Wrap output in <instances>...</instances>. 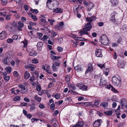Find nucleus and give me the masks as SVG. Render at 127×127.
<instances>
[{
	"instance_id": "obj_29",
	"label": "nucleus",
	"mask_w": 127,
	"mask_h": 127,
	"mask_svg": "<svg viewBox=\"0 0 127 127\" xmlns=\"http://www.w3.org/2000/svg\"><path fill=\"white\" fill-rule=\"evenodd\" d=\"M12 15L11 14H6L5 16V19L6 20H10L11 19V16Z\"/></svg>"
},
{
	"instance_id": "obj_45",
	"label": "nucleus",
	"mask_w": 127,
	"mask_h": 127,
	"mask_svg": "<svg viewBox=\"0 0 127 127\" xmlns=\"http://www.w3.org/2000/svg\"><path fill=\"white\" fill-rule=\"evenodd\" d=\"M13 39L9 38L7 40V42L9 43H11L13 42Z\"/></svg>"
},
{
	"instance_id": "obj_37",
	"label": "nucleus",
	"mask_w": 127,
	"mask_h": 127,
	"mask_svg": "<svg viewBox=\"0 0 127 127\" xmlns=\"http://www.w3.org/2000/svg\"><path fill=\"white\" fill-rule=\"evenodd\" d=\"M31 11L32 12V13H34L37 14L38 13V10L37 9H31Z\"/></svg>"
},
{
	"instance_id": "obj_2",
	"label": "nucleus",
	"mask_w": 127,
	"mask_h": 127,
	"mask_svg": "<svg viewBox=\"0 0 127 127\" xmlns=\"http://www.w3.org/2000/svg\"><path fill=\"white\" fill-rule=\"evenodd\" d=\"M58 2L55 0H47L46 2V5L48 8L51 10H54L55 8L58 5Z\"/></svg>"
},
{
	"instance_id": "obj_1",
	"label": "nucleus",
	"mask_w": 127,
	"mask_h": 127,
	"mask_svg": "<svg viewBox=\"0 0 127 127\" xmlns=\"http://www.w3.org/2000/svg\"><path fill=\"white\" fill-rule=\"evenodd\" d=\"M92 28L91 23H89L86 24L83 28L82 30L80 31L79 33L81 35L85 34L89 35V33L87 32L90 31Z\"/></svg>"
},
{
	"instance_id": "obj_19",
	"label": "nucleus",
	"mask_w": 127,
	"mask_h": 127,
	"mask_svg": "<svg viewBox=\"0 0 127 127\" xmlns=\"http://www.w3.org/2000/svg\"><path fill=\"white\" fill-rule=\"evenodd\" d=\"M43 44V43L42 42H39L37 43V46L38 50H40L42 48Z\"/></svg>"
},
{
	"instance_id": "obj_17",
	"label": "nucleus",
	"mask_w": 127,
	"mask_h": 127,
	"mask_svg": "<svg viewBox=\"0 0 127 127\" xmlns=\"http://www.w3.org/2000/svg\"><path fill=\"white\" fill-rule=\"evenodd\" d=\"M110 2L112 6H115L118 3V0H110Z\"/></svg>"
},
{
	"instance_id": "obj_31",
	"label": "nucleus",
	"mask_w": 127,
	"mask_h": 127,
	"mask_svg": "<svg viewBox=\"0 0 127 127\" xmlns=\"http://www.w3.org/2000/svg\"><path fill=\"white\" fill-rule=\"evenodd\" d=\"M88 7L91 8V9H92L94 8V4L91 2H90L89 3V5Z\"/></svg>"
},
{
	"instance_id": "obj_3",
	"label": "nucleus",
	"mask_w": 127,
	"mask_h": 127,
	"mask_svg": "<svg viewBox=\"0 0 127 127\" xmlns=\"http://www.w3.org/2000/svg\"><path fill=\"white\" fill-rule=\"evenodd\" d=\"M99 40L100 42L104 45H106L108 44V38L104 34H102L100 36Z\"/></svg>"
},
{
	"instance_id": "obj_9",
	"label": "nucleus",
	"mask_w": 127,
	"mask_h": 127,
	"mask_svg": "<svg viewBox=\"0 0 127 127\" xmlns=\"http://www.w3.org/2000/svg\"><path fill=\"white\" fill-rule=\"evenodd\" d=\"M102 50L101 49H96L95 51V54L97 57H101L102 56Z\"/></svg>"
},
{
	"instance_id": "obj_63",
	"label": "nucleus",
	"mask_w": 127,
	"mask_h": 127,
	"mask_svg": "<svg viewBox=\"0 0 127 127\" xmlns=\"http://www.w3.org/2000/svg\"><path fill=\"white\" fill-rule=\"evenodd\" d=\"M23 113L25 116H26L28 114L27 111L25 109L23 110Z\"/></svg>"
},
{
	"instance_id": "obj_61",
	"label": "nucleus",
	"mask_w": 127,
	"mask_h": 127,
	"mask_svg": "<svg viewBox=\"0 0 127 127\" xmlns=\"http://www.w3.org/2000/svg\"><path fill=\"white\" fill-rule=\"evenodd\" d=\"M97 65L99 67L101 68L103 67H105V66L104 64L101 65V64H97Z\"/></svg>"
},
{
	"instance_id": "obj_15",
	"label": "nucleus",
	"mask_w": 127,
	"mask_h": 127,
	"mask_svg": "<svg viewBox=\"0 0 127 127\" xmlns=\"http://www.w3.org/2000/svg\"><path fill=\"white\" fill-rule=\"evenodd\" d=\"M118 66L120 68H123L125 66L124 62L122 60H120L118 62Z\"/></svg>"
},
{
	"instance_id": "obj_23",
	"label": "nucleus",
	"mask_w": 127,
	"mask_h": 127,
	"mask_svg": "<svg viewBox=\"0 0 127 127\" xmlns=\"http://www.w3.org/2000/svg\"><path fill=\"white\" fill-rule=\"evenodd\" d=\"M100 83L102 86H104L106 84L107 81L104 79L101 78L100 80Z\"/></svg>"
},
{
	"instance_id": "obj_16",
	"label": "nucleus",
	"mask_w": 127,
	"mask_h": 127,
	"mask_svg": "<svg viewBox=\"0 0 127 127\" xmlns=\"http://www.w3.org/2000/svg\"><path fill=\"white\" fill-rule=\"evenodd\" d=\"M84 123L81 121H79L76 125L72 126V127H83Z\"/></svg>"
},
{
	"instance_id": "obj_4",
	"label": "nucleus",
	"mask_w": 127,
	"mask_h": 127,
	"mask_svg": "<svg viewBox=\"0 0 127 127\" xmlns=\"http://www.w3.org/2000/svg\"><path fill=\"white\" fill-rule=\"evenodd\" d=\"M120 80L119 77L118 75L114 76L112 78V81L114 85L118 86L119 84Z\"/></svg>"
},
{
	"instance_id": "obj_58",
	"label": "nucleus",
	"mask_w": 127,
	"mask_h": 127,
	"mask_svg": "<svg viewBox=\"0 0 127 127\" xmlns=\"http://www.w3.org/2000/svg\"><path fill=\"white\" fill-rule=\"evenodd\" d=\"M27 105V103L25 102H22L20 105V106H25Z\"/></svg>"
},
{
	"instance_id": "obj_51",
	"label": "nucleus",
	"mask_w": 127,
	"mask_h": 127,
	"mask_svg": "<svg viewBox=\"0 0 127 127\" xmlns=\"http://www.w3.org/2000/svg\"><path fill=\"white\" fill-rule=\"evenodd\" d=\"M36 89L37 91H39L41 89V87L39 85H37L36 87Z\"/></svg>"
},
{
	"instance_id": "obj_43",
	"label": "nucleus",
	"mask_w": 127,
	"mask_h": 127,
	"mask_svg": "<svg viewBox=\"0 0 127 127\" xmlns=\"http://www.w3.org/2000/svg\"><path fill=\"white\" fill-rule=\"evenodd\" d=\"M48 38V36L46 35H44L43 37L41 39L43 41H45Z\"/></svg>"
},
{
	"instance_id": "obj_26",
	"label": "nucleus",
	"mask_w": 127,
	"mask_h": 127,
	"mask_svg": "<svg viewBox=\"0 0 127 127\" xmlns=\"http://www.w3.org/2000/svg\"><path fill=\"white\" fill-rule=\"evenodd\" d=\"M127 29V26L126 25H124L121 28V30L123 32H126V31Z\"/></svg>"
},
{
	"instance_id": "obj_27",
	"label": "nucleus",
	"mask_w": 127,
	"mask_h": 127,
	"mask_svg": "<svg viewBox=\"0 0 127 127\" xmlns=\"http://www.w3.org/2000/svg\"><path fill=\"white\" fill-rule=\"evenodd\" d=\"M100 105L102 106L104 108L108 106V103L106 102H103L101 103Z\"/></svg>"
},
{
	"instance_id": "obj_30",
	"label": "nucleus",
	"mask_w": 127,
	"mask_h": 127,
	"mask_svg": "<svg viewBox=\"0 0 127 127\" xmlns=\"http://www.w3.org/2000/svg\"><path fill=\"white\" fill-rule=\"evenodd\" d=\"M21 99L20 97L19 96L17 95L14 97L13 100L14 101H20Z\"/></svg>"
},
{
	"instance_id": "obj_54",
	"label": "nucleus",
	"mask_w": 127,
	"mask_h": 127,
	"mask_svg": "<svg viewBox=\"0 0 127 127\" xmlns=\"http://www.w3.org/2000/svg\"><path fill=\"white\" fill-rule=\"evenodd\" d=\"M55 105L54 103H52L50 105V108L52 110H53L54 109Z\"/></svg>"
},
{
	"instance_id": "obj_39",
	"label": "nucleus",
	"mask_w": 127,
	"mask_h": 127,
	"mask_svg": "<svg viewBox=\"0 0 127 127\" xmlns=\"http://www.w3.org/2000/svg\"><path fill=\"white\" fill-rule=\"evenodd\" d=\"M32 63L34 64H36L38 63V62L37 59H33L32 60Z\"/></svg>"
},
{
	"instance_id": "obj_56",
	"label": "nucleus",
	"mask_w": 127,
	"mask_h": 127,
	"mask_svg": "<svg viewBox=\"0 0 127 127\" xmlns=\"http://www.w3.org/2000/svg\"><path fill=\"white\" fill-rule=\"evenodd\" d=\"M26 116L28 118L30 119L32 117V116L31 114H28Z\"/></svg>"
},
{
	"instance_id": "obj_49",
	"label": "nucleus",
	"mask_w": 127,
	"mask_h": 127,
	"mask_svg": "<svg viewBox=\"0 0 127 127\" xmlns=\"http://www.w3.org/2000/svg\"><path fill=\"white\" fill-rule=\"evenodd\" d=\"M1 1L3 5H5L7 4V0H1Z\"/></svg>"
},
{
	"instance_id": "obj_47",
	"label": "nucleus",
	"mask_w": 127,
	"mask_h": 127,
	"mask_svg": "<svg viewBox=\"0 0 127 127\" xmlns=\"http://www.w3.org/2000/svg\"><path fill=\"white\" fill-rule=\"evenodd\" d=\"M120 105H119L118 106L117 109L115 111V112L116 113H119V112H120Z\"/></svg>"
},
{
	"instance_id": "obj_46",
	"label": "nucleus",
	"mask_w": 127,
	"mask_h": 127,
	"mask_svg": "<svg viewBox=\"0 0 127 127\" xmlns=\"http://www.w3.org/2000/svg\"><path fill=\"white\" fill-rule=\"evenodd\" d=\"M90 1L87 2L86 1H85L83 3L86 6H89V3H90Z\"/></svg>"
},
{
	"instance_id": "obj_57",
	"label": "nucleus",
	"mask_w": 127,
	"mask_h": 127,
	"mask_svg": "<svg viewBox=\"0 0 127 127\" xmlns=\"http://www.w3.org/2000/svg\"><path fill=\"white\" fill-rule=\"evenodd\" d=\"M7 13L6 11L5 10L4 12H2V15L4 17L6 15V14Z\"/></svg>"
},
{
	"instance_id": "obj_28",
	"label": "nucleus",
	"mask_w": 127,
	"mask_h": 127,
	"mask_svg": "<svg viewBox=\"0 0 127 127\" xmlns=\"http://www.w3.org/2000/svg\"><path fill=\"white\" fill-rule=\"evenodd\" d=\"M68 86L70 90H75L76 89V87L73 84H69L68 85Z\"/></svg>"
},
{
	"instance_id": "obj_36",
	"label": "nucleus",
	"mask_w": 127,
	"mask_h": 127,
	"mask_svg": "<svg viewBox=\"0 0 127 127\" xmlns=\"http://www.w3.org/2000/svg\"><path fill=\"white\" fill-rule=\"evenodd\" d=\"M51 57V59H53V60L58 59H59L60 58L59 57L54 56L52 55Z\"/></svg>"
},
{
	"instance_id": "obj_40",
	"label": "nucleus",
	"mask_w": 127,
	"mask_h": 127,
	"mask_svg": "<svg viewBox=\"0 0 127 127\" xmlns=\"http://www.w3.org/2000/svg\"><path fill=\"white\" fill-rule=\"evenodd\" d=\"M34 99L39 102L41 101V98L38 97L37 96L34 97Z\"/></svg>"
},
{
	"instance_id": "obj_12",
	"label": "nucleus",
	"mask_w": 127,
	"mask_h": 127,
	"mask_svg": "<svg viewBox=\"0 0 127 127\" xmlns=\"http://www.w3.org/2000/svg\"><path fill=\"white\" fill-rule=\"evenodd\" d=\"M24 24L23 23H21L20 21H19L16 26L17 28L19 30L22 31V28L24 27Z\"/></svg>"
},
{
	"instance_id": "obj_7",
	"label": "nucleus",
	"mask_w": 127,
	"mask_h": 127,
	"mask_svg": "<svg viewBox=\"0 0 127 127\" xmlns=\"http://www.w3.org/2000/svg\"><path fill=\"white\" fill-rule=\"evenodd\" d=\"M8 29L11 32H14L15 29L14 25L12 23H8L7 25Z\"/></svg>"
},
{
	"instance_id": "obj_50",
	"label": "nucleus",
	"mask_w": 127,
	"mask_h": 127,
	"mask_svg": "<svg viewBox=\"0 0 127 127\" xmlns=\"http://www.w3.org/2000/svg\"><path fill=\"white\" fill-rule=\"evenodd\" d=\"M29 24L31 26H35L36 24L35 23H33L31 21H29Z\"/></svg>"
},
{
	"instance_id": "obj_32",
	"label": "nucleus",
	"mask_w": 127,
	"mask_h": 127,
	"mask_svg": "<svg viewBox=\"0 0 127 127\" xmlns=\"http://www.w3.org/2000/svg\"><path fill=\"white\" fill-rule=\"evenodd\" d=\"M65 78L66 82H68L70 81V77L68 75H66L65 76Z\"/></svg>"
},
{
	"instance_id": "obj_5",
	"label": "nucleus",
	"mask_w": 127,
	"mask_h": 127,
	"mask_svg": "<svg viewBox=\"0 0 127 127\" xmlns=\"http://www.w3.org/2000/svg\"><path fill=\"white\" fill-rule=\"evenodd\" d=\"M11 60V56L9 54L7 55L4 57L2 60L3 63L5 64L10 62Z\"/></svg>"
},
{
	"instance_id": "obj_25",
	"label": "nucleus",
	"mask_w": 127,
	"mask_h": 127,
	"mask_svg": "<svg viewBox=\"0 0 127 127\" xmlns=\"http://www.w3.org/2000/svg\"><path fill=\"white\" fill-rule=\"evenodd\" d=\"M30 76V75L27 71H26L24 73V78L26 79H28Z\"/></svg>"
},
{
	"instance_id": "obj_34",
	"label": "nucleus",
	"mask_w": 127,
	"mask_h": 127,
	"mask_svg": "<svg viewBox=\"0 0 127 127\" xmlns=\"http://www.w3.org/2000/svg\"><path fill=\"white\" fill-rule=\"evenodd\" d=\"M30 55L31 56H35L37 55V53L35 51H33L30 53Z\"/></svg>"
},
{
	"instance_id": "obj_11",
	"label": "nucleus",
	"mask_w": 127,
	"mask_h": 127,
	"mask_svg": "<svg viewBox=\"0 0 127 127\" xmlns=\"http://www.w3.org/2000/svg\"><path fill=\"white\" fill-rule=\"evenodd\" d=\"M60 64V63L58 62H56L53 63V65L52 66V67L53 71H57V69L56 67L59 66Z\"/></svg>"
},
{
	"instance_id": "obj_38",
	"label": "nucleus",
	"mask_w": 127,
	"mask_h": 127,
	"mask_svg": "<svg viewBox=\"0 0 127 127\" xmlns=\"http://www.w3.org/2000/svg\"><path fill=\"white\" fill-rule=\"evenodd\" d=\"M48 21L49 22L50 25H53V23L55 22V21L54 20L50 19H48Z\"/></svg>"
},
{
	"instance_id": "obj_24",
	"label": "nucleus",
	"mask_w": 127,
	"mask_h": 127,
	"mask_svg": "<svg viewBox=\"0 0 127 127\" xmlns=\"http://www.w3.org/2000/svg\"><path fill=\"white\" fill-rule=\"evenodd\" d=\"M29 68H30V70L31 71H33L34 70V67L35 66L33 65L30 64H29Z\"/></svg>"
},
{
	"instance_id": "obj_10",
	"label": "nucleus",
	"mask_w": 127,
	"mask_h": 127,
	"mask_svg": "<svg viewBox=\"0 0 127 127\" xmlns=\"http://www.w3.org/2000/svg\"><path fill=\"white\" fill-rule=\"evenodd\" d=\"M93 70V67L91 63H89L88 66V69L85 71V73H88L89 72H92Z\"/></svg>"
},
{
	"instance_id": "obj_33",
	"label": "nucleus",
	"mask_w": 127,
	"mask_h": 127,
	"mask_svg": "<svg viewBox=\"0 0 127 127\" xmlns=\"http://www.w3.org/2000/svg\"><path fill=\"white\" fill-rule=\"evenodd\" d=\"M104 113L107 115L110 116L112 115L113 112L111 111H108L106 112H105Z\"/></svg>"
},
{
	"instance_id": "obj_59",
	"label": "nucleus",
	"mask_w": 127,
	"mask_h": 127,
	"mask_svg": "<svg viewBox=\"0 0 127 127\" xmlns=\"http://www.w3.org/2000/svg\"><path fill=\"white\" fill-rule=\"evenodd\" d=\"M57 50L58 51L61 52L63 51V49L60 47H57Z\"/></svg>"
},
{
	"instance_id": "obj_64",
	"label": "nucleus",
	"mask_w": 127,
	"mask_h": 127,
	"mask_svg": "<svg viewBox=\"0 0 127 127\" xmlns=\"http://www.w3.org/2000/svg\"><path fill=\"white\" fill-rule=\"evenodd\" d=\"M63 39L61 37L58 38V42L60 43H61L63 41Z\"/></svg>"
},
{
	"instance_id": "obj_6",
	"label": "nucleus",
	"mask_w": 127,
	"mask_h": 127,
	"mask_svg": "<svg viewBox=\"0 0 127 127\" xmlns=\"http://www.w3.org/2000/svg\"><path fill=\"white\" fill-rule=\"evenodd\" d=\"M76 86L82 91H86L88 90V86L83 84L78 83L77 84Z\"/></svg>"
},
{
	"instance_id": "obj_22",
	"label": "nucleus",
	"mask_w": 127,
	"mask_h": 127,
	"mask_svg": "<svg viewBox=\"0 0 127 127\" xmlns=\"http://www.w3.org/2000/svg\"><path fill=\"white\" fill-rule=\"evenodd\" d=\"M77 104L85 107L88 106L90 105L89 103L86 102L78 103Z\"/></svg>"
},
{
	"instance_id": "obj_21",
	"label": "nucleus",
	"mask_w": 127,
	"mask_h": 127,
	"mask_svg": "<svg viewBox=\"0 0 127 127\" xmlns=\"http://www.w3.org/2000/svg\"><path fill=\"white\" fill-rule=\"evenodd\" d=\"M63 11V9L60 8H57L55 9L53 11L54 12L57 13H62Z\"/></svg>"
},
{
	"instance_id": "obj_48",
	"label": "nucleus",
	"mask_w": 127,
	"mask_h": 127,
	"mask_svg": "<svg viewBox=\"0 0 127 127\" xmlns=\"http://www.w3.org/2000/svg\"><path fill=\"white\" fill-rule=\"evenodd\" d=\"M4 78L7 81H8L10 79V77L9 76H4Z\"/></svg>"
},
{
	"instance_id": "obj_14",
	"label": "nucleus",
	"mask_w": 127,
	"mask_h": 127,
	"mask_svg": "<svg viewBox=\"0 0 127 127\" xmlns=\"http://www.w3.org/2000/svg\"><path fill=\"white\" fill-rule=\"evenodd\" d=\"M7 34L6 32L4 31H2L0 33V39H3L5 38L6 37Z\"/></svg>"
},
{
	"instance_id": "obj_62",
	"label": "nucleus",
	"mask_w": 127,
	"mask_h": 127,
	"mask_svg": "<svg viewBox=\"0 0 127 127\" xmlns=\"http://www.w3.org/2000/svg\"><path fill=\"white\" fill-rule=\"evenodd\" d=\"M13 39L15 40H16L18 38V36L16 35H14L12 37Z\"/></svg>"
},
{
	"instance_id": "obj_60",
	"label": "nucleus",
	"mask_w": 127,
	"mask_h": 127,
	"mask_svg": "<svg viewBox=\"0 0 127 127\" xmlns=\"http://www.w3.org/2000/svg\"><path fill=\"white\" fill-rule=\"evenodd\" d=\"M97 24L99 26L101 27L103 25L104 23L102 22H100L98 23Z\"/></svg>"
},
{
	"instance_id": "obj_13",
	"label": "nucleus",
	"mask_w": 127,
	"mask_h": 127,
	"mask_svg": "<svg viewBox=\"0 0 127 127\" xmlns=\"http://www.w3.org/2000/svg\"><path fill=\"white\" fill-rule=\"evenodd\" d=\"M96 19V17L94 16H92L91 17H88L86 18V21L91 23L92 21H94Z\"/></svg>"
},
{
	"instance_id": "obj_53",
	"label": "nucleus",
	"mask_w": 127,
	"mask_h": 127,
	"mask_svg": "<svg viewBox=\"0 0 127 127\" xmlns=\"http://www.w3.org/2000/svg\"><path fill=\"white\" fill-rule=\"evenodd\" d=\"M24 9L26 11H27L29 9V7L27 5H24Z\"/></svg>"
},
{
	"instance_id": "obj_52",
	"label": "nucleus",
	"mask_w": 127,
	"mask_h": 127,
	"mask_svg": "<svg viewBox=\"0 0 127 127\" xmlns=\"http://www.w3.org/2000/svg\"><path fill=\"white\" fill-rule=\"evenodd\" d=\"M24 101L27 102H29L30 101V99L27 97H25L24 98Z\"/></svg>"
},
{
	"instance_id": "obj_44",
	"label": "nucleus",
	"mask_w": 127,
	"mask_h": 127,
	"mask_svg": "<svg viewBox=\"0 0 127 127\" xmlns=\"http://www.w3.org/2000/svg\"><path fill=\"white\" fill-rule=\"evenodd\" d=\"M18 86L21 88L22 90H25V88L24 86L20 85H18Z\"/></svg>"
},
{
	"instance_id": "obj_35",
	"label": "nucleus",
	"mask_w": 127,
	"mask_h": 127,
	"mask_svg": "<svg viewBox=\"0 0 127 127\" xmlns=\"http://www.w3.org/2000/svg\"><path fill=\"white\" fill-rule=\"evenodd\" d=\"M5 70L7 73H10L11 70V68L10 67L7 66L5 68Z\"/></svg>"
},
{
	"instance_id": "obj_55",
	"label": "nucleus",
	"mask_w": 127,
	"mask_h": 127,
	"mask_svg": "<svg viewBox=\"0 0 127 127\" xmlns=\"http://www.w3.org/2000/svg\"><path fill=\"white\" fill-rule=\"evenodd\" d=\"M51 34L53 35V36L54 37L56 36L57 34V33L54 31H52V32Z\"/></svg>"
},
{
	"instance_id": "obj_8",
	"label": "nucleus",
	"mask_w": 127,
	"mask_h": 127,
	"mask_svg": "<svg viewBox=\"0 0 127 127\" xmlns=\"http://www.w3.org/2000/svg\"><path fill=\"white\" fill-rule=\"evenodd\" d=\"M101 119H98L95 121L93 123V126L95 127H100L101 124L102 123Z\"/></svg>"
},
{
	"instance_id": "obj_20",
	"label": "nucleus",
	"mask_w": 127,
	"mask_h": 127,
	"mask_svg": "<svg viewBox=\"0 0 127 127\" xmlns=\"http://www.w3.org/2000/svg\"><path fill=\"white\" fill-rule=\"evenodd\" d=\"M75 69L77 71H81L83 70L81 68L80 66L78 65L75 67H74Z\"/></svg>"
},
{
	"instance_id": "obj_18",
	"label": "nucleus",
	"mask_w": 127,
	"mask_h": 127,
	"mask_svg": "<svg viewBox=\"0 0 127 127\" xmlns=\"http://www.w3.org/2000/svg\"><path fill=\"white\" fill-rule=\"evenodd\" d=\"M40 20L41 22L43 24H45L43 25V26L44 27L45 25L47 24V22L46 21V18L45 17H44V18H41V17H40Z\"/></svg>"
},
{
	"instance_id": "obj_41",
	"label": "nucleus",
	"mask_w": 127,
	"mask_h": 127,
	"mask_svg": "<svg viewBox=\"0 0 127 127\" xmlns=\"http://www.w3.org/2000/svg\"><path fill=\"white\" fill-rule=\"evenodd\" d=\"M31 17L33 19L34 21H35L37 20V18L35 15L32 14Z\"/></svg>"
},
{
	"instance_id": "obj_42",
	"label": "nucleus",
	"mask_w": 127,
	"mask_h": 127,
	"mask_svg": "<svg viewBox=\"0 0 127 127\" xmlns=\"http://www.w3.org/2000/svg\"><path fill=\"white\" fill-rule=\"evenodd\" d=\"M51 122L53 125L55 123H57V121L56 120L55 118H53L51 120Z\"/></svg>"
}]
</instances>
